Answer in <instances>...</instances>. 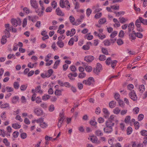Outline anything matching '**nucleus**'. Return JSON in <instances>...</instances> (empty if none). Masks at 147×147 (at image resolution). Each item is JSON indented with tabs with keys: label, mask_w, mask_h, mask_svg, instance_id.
Instances as JSON below:
<instances>
[{
	"label": "nucleus",
	"mask_w": 147,
	"mask_h": 147,
	"mask_svg": "<svg viewBox=\"0 0 147 147\" xmlns=\"http://www.w3.org/2000/svg\"><path fill=\"white\" fill-rule=\"evenodd\" d=\"M141 135L143 136H147V131L145 130H142L141 132ZM146 139L147 140V137H146Z\"/></svg>",
	"instance_id": "nucleus-43"
},
{
	"label": "nucleus",
	"mask_w": 147,
	"mask_h": 147,
	"mask_svg": "<svg viewBox=\"0 0 147 147\" xmlns=\"http://www.w3.org/2000/svg\"><path fill=\"white\" fill-rule=\"evenodd\" d=\"M50 96L48 95H46L43 96L42 97V99L43 100H46L49 99Z\"/></svg>",
	"instance_id": "nucleus-40"
},
{
	"label": "nucleus",
	"mask_w": 147,
	"mask_h": 147,
	"mask_svg": "<svg viewBox=\"0 0 147 147\" xmlns=\"http://www.w3.org/2000/svg\"><path fill=\"white\" fill-rule=\"evenodd\" d=\"M61 91L60 90H56L55 92V94L57 96H60L61 95Z\"/></svg>",
	"instance_id": "nucleus-44"
},
{
	"label": "nucleus",
	"mask_w": 147,
	"mask_h": 147,
	"mask_svg": "<svg viewBox=\"0 0 147 147\" xmlns=\"http://www.w3.org/2000/svg\"><path fill=\"white\" fill-rule=\"evenodd\" d=\"M27 19L26 18H25L24 19L23 22L22 26L23 27H25L27 25Z\"/></svg>",
	"instance_id": "nucleus-60"
},
{
	"label": "nucleus",
	"mask_w": 147,
	"mask_h": 147,
	"mask_svg": "<svg viewBox=\"0 0 147 147\" xmlns=\"http://www.w3.org/2000/svg\"><path fill=\"white\" fill-rule=\"evenodd\" d=\"M90 124L91 125L95 126L97 124V123L94 120H92L90 121Z\"/></svg>",
	"instance_id": "nucleus-63"
},
{
	"label": "nucleus",
	"mask_w": 147,
	"mask_h": 147,
	"mask_svg": "<svg viewBox=\"0 0 147 147\" xmlns=\"http://www.w3.org/2000/svg\"><path fill=\"white\" fill-rule=\"evenodd\" d=\"M60 6L62 8H64L66 7L65 6V2L63 0H61L60 1Z\"/></svg>",
	"instance_id": "nucleus-35"
},
{
	"label": "nucleus",
	"mask_w": 147,
	"mask_h": 147,
	"mask_svg": "<svg viewBox=\"0 0 147 147\" xmlns=\"http://www.w3.org/2000/svg\"><path fill=\"white\" fill-rule=\"evenodd\" d=\"M103 112L105 115V118L107 117L110 114L109 112L108 111L107 109L104 108L102 110Z\"/></svg>",
	"instance_id": "nucleus-13"
},
{
	"label": "nucleus",
	"mask_w": 147,
	"mask_h": 147,
	"mask_svg": "<svg viewBox=\"0 0 147 147\" xmlns=\"http://www.w3.org/2000/svg\"><path fill=\"white\" fill-rule=\"evenodd\" d=\"M11 21L12 25L14 27L17 26L18 25H20L22 22L21 20L18 18L17 19L12 18Z\"/></svg>",
	"instance_id": "nucleus-2"
},
{
	"label": "nucleus",
	"mask_w": 147,
	"mask_h": 147,
	"mask_svg": "<svg viewBox=\"0 0 147 147\" xmlns=\"http://www.w3.org/2000/svg\"><path fill=\"white\" fill-rule=\"evenodd\" d=\"M121 111L120 109L118 107L115 108L113 110V112L114 114L117 115Z\"/></svg>",
	"instance_id": "nucleus-18"
},
{
	"label": "nucleus",
	"mask_w": 147,
	"mask_h": 147,
	"mask_svg": "<svg viewBox=\"0 0 147 147\" xmlns=\"http://www.w3.org/2000/svg\"><path fill=\"white\" fill-rule=\"evenodd\" d=\"M106 22V19L105 18H103L100 19L98 21L99 24H104Z\"/></svg>",
	"instance_id": "nucleus-26"
},
{
	"label": "nucleus",
	"mask_w": 147,
	"mask_h": 147,
	"mask_svg": "<svg viewBox=\"0 0 147 147\" xmlns=\"http://www.w3.org/2000/svg\"><path fill=\"white\" fill-rule=\"evenodd\" d=\"M36 102L37 103H39L42 102L41 98L39 96L37 97L36 99Z\"/></svg>",
	"instance_id": "nucleus-50"
},
{
	"label": "nucleus",
	"mask_w": 147,
	"mask_h": 147,
	"mask_svg": "<svg viewBox=\"0 0 147 147\" xmlns=\"http://www.w3.org/2000/svg\"><path fill=\"white\" fill-rule=\"evenodd\" d=\"M118 101L119 105L122 107H123L125 105L123 102L120 100H118Z\"/></svg>",
	"instance_id": "nucleus-54"
},
{
	"label": "nucleus",
	"mask_w": 147,
	"mask_h": 147,
	"mask_svg": "<svg viewBox=\"0 0 147 147\" xmlns=\"http://www.w3.org/2000/svg\"><path fill=\"white\" fill-rule=\"evenodd\" d=\"M119 22L122 24H124L128 21V20L127 18H124L123 17H121L119 18Z\"/></svg>",
	"instance_id": "nucleus-12"
},
{
	"label": "nucleus",
	"mask_w": 147,
	"mask_h": 147,
	"mask_svg": "<svg viewBox=\"0 0 147 147\" xmlns=\"http://www.w3.org/2000/svg\"><path fill=\"white\" fill-rule=\"evenodd\" d=\"M106 59V57L104 55H100L99 57V59L101 61H105Z\"/></svg>",
	"instance_id": "nucleus-36"
},
{
	"label": "nucleus",
	"mask_w": 147,
	"mask_h": 147,
	"mask_svg": "<svg viewBox=\"0 0 147 147\" xmlns=\"http://www.w3.org/2000/svg\"><path fill=\"white\" fill-rule=\"evenodd\" d=\"M103 129L105 132L108 133H111L113 130V129L107 128V127H106L104 128Z\"/></svg>",
	"instance_id": "nucleus-16"
},
{
	"label": "nucleus",
	"mask_w": 147,
	"mask_h": 147,
	"mask_svg": "<svg viewBox=\"0 0 147 147\" xmlns=\"http://www.w3.org/2000/svg\"><path fill=\"white\" fill-rule=\"evenodd\" d=\"M117 43L119 45H123L124 43L123 40L121 39H117Z\"/></svg>",
	"instance_id": "nucleus-31"
},
{
	"label": "nucleus",
	"mask_w": 147,
	"mask_h": 147,
	"mask_svg": "<svg viewBox=\"0 0 147 147\" xmlns=\"http://www.w3.org/2000/svg\"><path fill=\"white\" fill-rule=\"evenodd\" d=\"M92 11L91 9L88 8L87 9L86 11V14L88 17H89L90 14L92 13Z\"/></svg>",
	"instance_id": "nucleus-45"
},
{
	"label": "nucleus",
	"mask_w": 147,
	"mask_h": 147,
	"mask_svg": "<svg viewBox=\"0 0 147 147\" xmlns=\"http://www.w3.org/2000/svg\"><path fill=\"white\" fill-rule=\"evenodd\" d=\"M74 43V38H71L69 41L68 44L70 46H72L73 45Z\"/></svg>",
	"instance_id": "nucleus-49"
},
{
	"label": "nucleus",
	"mask_w": 147,
	"mask_h": 147,
	"mask_svg": "<svg viewBox=\"0 0 147 147\" xmlns=\"http://www.w3.org/2000/svg\"><path fill=\"white\" fill-rule=\"evenodd\" d=\"M145 88L144 86L143 85H141L140 86L139 88V91L141 92L142 93L145 90Z\"/></svg>",
	"instance_id": "nucleus-23"
},
{
	"label": "nucleus",
	"mask_w": 147,
	"mask_h": 147,
	"mask_svg": "<svg viewBox=\"0 0 147 147\" xmlns=\"http://www.w3.org/2000/svg\"><path fill=\"white\" fill-rule=\"evenodd\" d=\"M131 98L134 101H136L137 100V97L136 95L134 92V90H133L129 94Z\"/></svg>",
	"instance_id": "nucleus-5"
},
{
	"label": "nucleus",
	"mask_w": 147,
	"mask_h": 147,
	"mask_svg": "<svg viewBox=\"0 0 147 147\" xmlns=\"http://www.w3.org/2000/svg\"><path fill=\"white\" fill-rule=\"evenodd\" d=\"M101 50L102 53L104 54L105 55H108L109 54L108 50L106 48H102Z\"/></svg>",
	"instance_id": "nucleus-34"
},
{
	"label": "nucleus",
	"mask_w": 147,
	"mask_h": 147,
	"mask_svg": "<svg viewBox=\"0 0 147 147\" xmlns=\"http://www.w3.org/2000/svg\"><path fill=\"white\" fill-rule=\"evenodd\" d=\"M102 66L99 63H97L96 68L94 69L93 71L97 75H98L99 72L102 70Z\"/></svg>",
	"instance_id": "nucleus-4"
},
{
	"label": "nucleus",
	"mask_w": 147,
	"mask_h": 147,
	"mask_svg": "<svg viewBox=\"0 0 147 147\" xmlns=\"http://www.w3.org/2000/svg\"><path fill=\"white\" fill-rule=\"evenodd\" d=\"M144 115L142 114H140L138 116V119L139 121H140L143 119L144 118Z\"/></svg>",
	"instance_id": "nucleus-59"
},
{
	"label": "nucleus",
	"mask_w": 147,
	"mask_h": 147,
	"mask_svg": "<svg viewBox=\"0 0 147 147\" xmlns=\"http://www.w3.org/2000/svg\"><path fill=\"white\" fill-rule=\"evenodd\" d=\"M134 125L135 128L136 129H138L140 127L139 123L138 122H135L134 123Z\"/></svg>",
	"instance_id": "nucleus-37"
},
{
	"label": "nucleus",
	"mask_w": 147,
	"mask_h": 147,
	"mask_svg": "<svg viewBox=\"0 0 147 147\" xmlns=\"http://www.w3.org/2000/svg\"><path fill=\"white\" fill-rule=\"evenodd\" d=\"M103 43L105 46H109L111 45V42L110 40H106L103 42Z\"/></svg>",
	"instance_id": "nucleus-25"
},
{
	"label": "nucleus",
	"mask_w": 147,
	"mask_h": 147,
	"mask_svg": "<svg viewBox=\"0 0 147 147\" xmlns=\"http://www.w3.org/2000/svg\"><path fill=\"white\" fill-rule=\"evenodd\" d=\"M132 131V128L130 127H128L127 129V134L128 135L131 134Z\"/></svg>",
	"instance_id": "nucleus-39"
},
{
	"label": "nucleus",
	"mask_w": 147,
	"mask_h": 147,
	"mask_svg": "<svg viewBox=\"0 0 147 147\" xmlns=\"http://www.w3.org/2000/svg\"><path fill=\"white\" fill-rule=\"evenodd\" d=\"M128 26V32H130L134 28V26L133 22H131L129 24Z\"/></svg>",
	"instance_id": "nucleus-10"
},
{
	"label": "nucleus",
	"mask_w": 147,
	"mask_h": 147,
	"mask_svg": "<svg viewBox=\"0 0 147 147\" xmlns=\"http://www.w3.org/2000/svg\"><path fill=\"white\" fill-rule=\"evenodd\" d=\"M114 125V123L112 121L108 120L106 122V125L107 128L113 129L112 127Z\"/></svg>",
	"instance_id": "nucleus-8"
},
{
	"label": "nucleus",
	"mask_w": 147,
	"mask_h": 147,
	"mask_svg": "<svg viewBox=\"0 0 147 147\" xmlns=\"http://www.w3.org/2000/svg\"><path fill=\"white\" fill-rule=\"evenodd\" d=\"M90 140L92 142L95 143L97 142V138L96 136H92L90 138Z\"/></svg>",
	"instance_id": "nucleus-30"
},
{
	"label": "nucleus",
	"mask_w": 147,
	"mask_h": 147,
	"mask_svg": "<svg viewBox=\"0 0 147 147\" xmlns=\"http://www.w3.org/2000/svg\"><path fill=\"white\" fill-rule=\"evenodd\" d=\"M95 133L96 135L98 136H102L103 135L102 132L99 130L96 131L95 132Z\"/></svg>",
	"instance_id": "nucleus-22"
},
{
	"label": "nucleus",
	"mask_w": 147,
	"mask_h": 147,
	"mask_svg": "<svg viewBox=\"0 0 147 147\" xmlns=\"http://www.w3.org/2000/svg\"><path fill=\"white\" fill-rule=\"evenodd\" d=\"M5 29L4 31V35L2 37L1 40V43L5 44L7 42V38L9 36V24L5 25Z\"/></svg>",
	"instance_id": "nucleus-1"
},
{
	"label": "nucleus",
	"mask_w": 147,
	"mask_h": 147,
	"mask_svg": "<svg viewBox=\"0 0 147 147\" xmlns=\"http://www.w3.org/2000/svg\"><path fill=\"white\" fill-rule=\"evenodd\" d=\"M89 49L90 46L87 44L84 45L82 47V49L84 50H88Z\"/></svg>",
	"instance_id": "nucleus-57"
},
{
	"label": "nucleus",
	"mask_w": 147,
	"mask_h": 147,
	"mask_svg": "<svg viewBox=\"0 0 147 147\" xmlns=\"http://www.w3.org/2000/svg\"><path fill=\"white\" fill-rule=\"evenodd\" d=\"M139 18L142 24L145 25H147V20H145L140 17H139Z\"/></svg>",
	"instance_id": "nucleus-20"
},
{
	"label": "nucleus",
	"mask_w": 147,
	"mask_h": 147,
	"mask_svg": "<svg viewBox=\"0 0 147 147\" xmlns=\"http://www.w3.org/2000/svg\"><path fill=\"white\" fill-rule=\"evenodd\" d=\"M94 57L92 55L87 56L84 57V60L87 62L90 63L94 60Z\"/></svg>",
	"instance_id": "nucleus-7"
},
{
	"label": "nucleus",
	"mask_w": 147,
	"mask_h": 147,
	"mask_svg": "<svg viewBox=\"0 0 147 147\" xmlns=\"http://www.w3.org/2000/svg\"><path fill=\"white\" fill-rule=\"evenodd\" d=\"M109 105L110 108H113L116 106V102L114 100H112L109 102Z\"/></svg>",
	"instance_id": "nucleus-15"
},
{
	"label": "nucleus",
	"mask_w": 147,
	"mask_h": 147,
	"mask_svg": "<svg viewBox=\"0 0 147 147\" xmlns=\"http://www.w3.org/2000/svg\"><path fill=\"white\" fill-rule=\"evenodd\" d=\"M70 89L74 93H75L77 91V90L76 88L73 86H71Z\"/></svg>",
	"instance_id": "nucleus-51"
},
{
	"label": "nucleus",
	"mask_w": 147,
	"mask_h": 147,
	"mask_svg": "<svg viewBox=\"0 0 147 147\" xmlns=\"http://www.w3.org/2000/svg\"><path fill=\"white\" fill-rule=\"evenodd\" d=\"M133 32L132 33H129V36L131 38H132V40H134L136 38V36L134 34V32Z\"/></svg>",
	"instance_id": "nucleus-41"
},
{
	"label": "nucleus",
	"mask_w": 147,
	"mask_h": 147,
	"mask_svg": "<svg viewBox=\"0 0 147 147\" xmlns=\"http://www.w3.org/2000/svg\"><path fill=\"white\" fill-rule=\"evenodd\" d=\"M30 4L31 6L35 9H36L38 7V4L35 0H30Z\"/></svg>",
	"instance_id": "nucleus-9"
},
{
	"label": "nucleus",
	"mask_w": 147,
	"mask_h": 147,
	"mask_svg": "<svg viewBox=\"0 0 147 147\" xmlns=\"http://www.w3.org/2000/svg\"><path fill=\"white\" fill-rule=\"evenodd\" d=\"M117 31H114L110 35V37L112 38L115 37L117 35Z\"/></svg>",
	"instance_id": "nucleus-46"
},
{
	"label": "nucleus",
	"mask_w": 147,
	"mask_h": 147,
	"mask_svg": "<svg viewBox=\"0 0 147 147\" xmlns=\"http://www.w3.org/2000/svg\"><path fill=\"white\" fill-rule=\"evenodd\" d=\"M141 22L140 21V20L139 18L137 19L135 22V25L137 27H140L141 26Z\"/></svg>",
	"instance_id": "nucleus-21"
},
{
	"label": "nucleus",
	"mask_w": 147,
	"mask_h": 147,
	"mask_svg": "<svg viewBox=\"0 0 147 147\" xmlns=\"http://www.w3.org/2000/svg\"><path fill=\"white\" fill-rule=\"evenodd\" d=\"M117 63V61L116 60H114L112 61L111 63V66L114 69L115 68Z\"/></svg>",
	"instance_id": "nucleus-33"
},
{
	"label": "nucleus",
	"mask_w": 147,
	"mask_h": 147,
	"mask_svg": "<svg viewBox=\"0 0 147 147\" xmlns=\"http://www.w3.org/2000/svg\"><path fill=\"white\" fill-rule=\"evenodd\" d=\"M12 127L14 129H18L20 128L21 125L17 123H14L12 124Z\"/></svg>",
	"instance_id": "nucleus-32"
},
{
	"label": "nucleus",
	"mask_w": 147,
	"mask_h": 147,
	"mask_svg": "<svg viewBox=\"0 0 147 147\" xmlns=\"http://www.w3.org/2000/svg\"><path fill=\"white\" fill-rule=\"evenodd\" d=\"M64 119H59V121L57 124V126L59 128H60L61 126V125Z\"/></svg>",
	"instance_id": "nucleus-28"
},
{
	"label": "nucleus",
	"mask_w": 147,
	"mask_h": 147,
	"mask_svg": "<svg viewBox=\"0 0 147 147\" xmlns=\"http://www.w3.org/2000/svg\"><path fill=\"white\" fill-rule=\"evenodd\" d=\"M101 112L100 109L99 107H97L95 111V113L96 114L98 115Z\"/></svg>",
	"instance_id": "nucleus-62"
},
{
	"label": "nucleus",
	"mask_w": 147,
	"mask_h": 147,
	"mask_svg": "<svg viewBox=\"0 0 147 147\" xmlns=\"http://www.w3.org/2000/svg\"><path fill=\"white\" fill-rule=\"evenodd\" d=\"M60 62V60H58L54 64L53 66V68L54 69H56L58 65H59V63Z\"/></svg>",
	"instance_id": "nucleus-27"
},
{
	"label": "nucleus",
	"mask_w": 147,
	"mask_h": 147,
	"mask_svg": "<svg viewBox=\"0 0 147 147\" xmlns=\"http://www.w3.org/2000/svg\"><path fill=\"white\" fill-rule=\"evenodd\" d=\"M56 11L57 12V15L58 16H63L64 15V13L62 12L61 10L59 7L57 8Z\"/></svg>",
	"instance_id": "nucleus-11"
},
{
	"label": "nucleus",
	"mask_w": 147,
	"mask_h": 147,
	"mask_svg": "<svg viewBox=\"0 0 147 147\" xmlns=\"http://www.w3.org/2000/svg\"><path fill=\"white\" fill-rule=\"evenodd\" d=\"M112 61H111V58L108 57L106 60L105 62L107 65H109L110 63H111Z\"/></svg>",
	"instance_id": "nucleus-42"
},
{
	"label": "nucleus",
	"mask_w": 147,
	"mask_h": 147,
	"mask_svg": "<svg viewBox=\"0 0 147 147\" xmlns=\"http://www.w3.org/2000/svg\"><path fill=\"white\" fill-rule=\"evenodd\" d=\"M55 109L54 106L53 105H51L49 107V110L50 112H52Z\"/></svg>",
	"instance_id": "nucleus-53"
},
{
	"label": "nucleus",
	"mask_w": 147,
	"mask_h": 147,
	"mask_svg": "<svg viewBox=\"0 0 147 147\" xmlns=\"http://www.w3.org/2000/svg\"><path fill=\"white\" fill-rule=\"evenodd\" d=\"M19 97L18 96H15L12 99V102L13 103H16L18 100Z\"/></svg>",
	"instance_id": "nucleus-24"
},
{
	"label": "nucleus",
	"mask_w": 147,
	"mask_h": 147,
	"mask_svg": "<svg viewBox=\"0 0 147 147\" xmlns=\"http://www.w3.org/2000/svg\"><path fill=\"white\" fill-rule=\"evenodd\" d=\"M13 135L15 138H16L19 135V133L17 131H15L13 133Z\"/></svg>",
	"instance_id": "nucleus-58"
},
{
	"label": "nucleus",
	"mask_w": 147,
	"mask_h": 147,
	"mask_svg": "<svg viewBox=\"0 0 147 147\" xmlns=\"http://www.w3.org/2000/svg\"><path fill=\"white\" fill-rule=\"evenodd\" d=\"M85 69L87 71L90 72L92 71V68L91 66H88L85 67Z\"/></svg>",
	"instance_id": "nucleus-38"
},
{
	"label": "nucleus",
	"mask_w": 147,
	"mask_h": 147,
	"mask_svg": "<svg viewBox=\"0 0 147 147\" xmlns=\"http://www.w3.org/2000/svg\"><path fill=\"white\" fill-rule=\"evenodd\" d=\"M133 32H134V34L138 38H142L143 37V34L140 32L136 33L134 31H133Z\"/></svg>",
	"instance_id": "nucleus-19"
},
{
	"label": "nucleus",
	"mask_w": 147,
	"mask_h": 147,
	"mask_svg": "<svg viewBox=\"0 0 147 147\" xmlns=\"http://www.w3.org/2000/svg\"><path fill=\"white\" fill-rule=\"evenodd\" d=\"M94 82V78L93 77H90L88 80H83L82 83L86 85L90 86L91 84H93Z\"/></svg>",
	"instance_id": "nucleus-3"
},
{
	"label": "nucleus",
	"mask_w": 147,
	"mask_h": 147,
	"mask_svg": "<svg viewBox=\"0 0 147 147\" xmlns=\"http://www.w3.org/2000/svg\"><path fill=\"white\" fill-rule=\"evenodd\" d=\"M70 21L71 23L74 22L75 21V18L73 17V16H70L69 18Z\"/></svg>",
	"instance_id": "nucleus-52"
},
{
	"label": "nucleus",
	"mask_w": 147,
	"mask_h": 147,
	"mask_svg": "<svg viewBox=\"0 0 147 147\" xmlns=\"http://www.w3.org/2000/svg\"><path fill=\"white\" fill-rule=\"evenodd\" d=\"M6 135V132L3 129H0V136H2L3 137H4Z\"/></svg>",
	"instance_id": "nucleus-29"
},
{
	"label": "nucleus",
	"mask_w": 147,
	"mask_h": 147,
	"mask_svg": "<svg viewBox=\"0 0 147 147\" xmlns=\"http://www.w3.org/2000/svg\"><path fill=\"white\" fill-rule=\"evenodd\" d=\"M86 76V74L85 73L82 72L79 74L78 77L80 78H84Z\"/></svg>",
	"instance_id": "nucleus-47"
},
{
	"label": "nucleus",
	"mask_w": 147,
	"mask_h": 147,
	"mask_svg": "<svg viewBox=\"0 0 147 147\" xmlns=\"http://www.w3.org/2000/svg\"><path fill=\"white\" fill-rule=\"evenodd\" d=\"M10 31L12 32L16 33L17 32V30L15 28H13L12 26L10 27Z\"/></svg>",
	"instance_id": "nucleus-48"
},
{
	"label": "nucleus",
	"mask_w": 147,
	"mask_h": 147,
	"mask_svg": "<svg viewBox=\"0 0 147 147\" xmlns=\"http://www.w3.org/2000/svg\"><path fill=\"white\" fill-rule=\"evenodd\" d=\"M34 111L35 114L37 116L42 115L43 113V110L39 108H35Z\"/></svg>",
	"instance_id": "nucleus-6"
},
{
	"label": "nucleus",
	"mask_w": 147,
	"mask_h": 147,
	"mask_svg": "<svg viewBox=\"0 0 147 147\" xmlns=\"http://www.w3.org/2000/svg\"><path fill=\"white\" fill-rule=\"evenodd\" d=\"M102 14L101 13H97L95 14L94 18L96 19H98L100 17L102 16Z\"/></svg>",
	"instance_id": "nucleus-55"
},
{
	"label": "nucleus",
	"mask_w": 147,
	"mask_h": 147,
	"mask_svg": "<svg viewBox=\"0 0 147 147\" xmlns=\"http://www.w3.org/2000/svg\"><path fill=\"white\" fill-rule=\"evenodd\" d=\"M53 72V71L52 69L48 70L47 72H46V76L47 77L49 78L51 76Z\"/></svg>",
	"instance_id": "nucleus-14"
},
{
	"label": "nucleus",
	"mask_w": 147,
	"mask_h": 147,
	"mask_svg": "<svg viewBox=\"0 0 147 147\" xmlns=\"http://www.w3.org/2000/svg\"><path fill=\"white\" fill-rule=\"evenodd\" d=\"M40 127L42 128H45L47 126V124L45 122H42L40 125Z\"/></svg>",
	"instance_id": "nucleus-56"
},
{
	"label": "nucleus",
	"mask_w": 147,
	"mask_h": 147,
	"mask_svg": "<svg viewBox=\"0 0 147 147\" xmlns=\"http://www.w3.org/2000/svg\"><path fill=\"white\" fill-rule=\"evenodd\" d=\"M21 136L22 139H24L26 138L27 134L26 133H22L21 134Z\"/></svg>",
	"instance_id": "nucleus-61"
},
{
	"label": "nucleus",
	"mask_w": 147,
	"mask_h": 147,
	"mask_svg": "<svg viewBox=\"0 0 147 147\" xmlns=\"http://www.w3.org/2000/svg\"><path fill=\"white\" fill-rule=\"evenodd\" d=\"M57 45L60 48H63L64 46L63 42L61 40H59L57 42Z\"/></svg>",
	"instance_id": "nucleus-17"
},
{
	"label": "nucleus",
	"mask_w": 147,
	"mask_h": 147,
	"mask_svg": "<svg viewBox=\"0 0 147 147\" xmlns=\"http://www.w3.org/2000/svg\"><path fill=\"white\" fill-rule=\"evenodd\" d=\"M98 121L100 123H102L104 121V120L103 118L100 117L98 119Z\"/></svg>",
	"instance_id": "nucleus-64"
}]
</instances>
